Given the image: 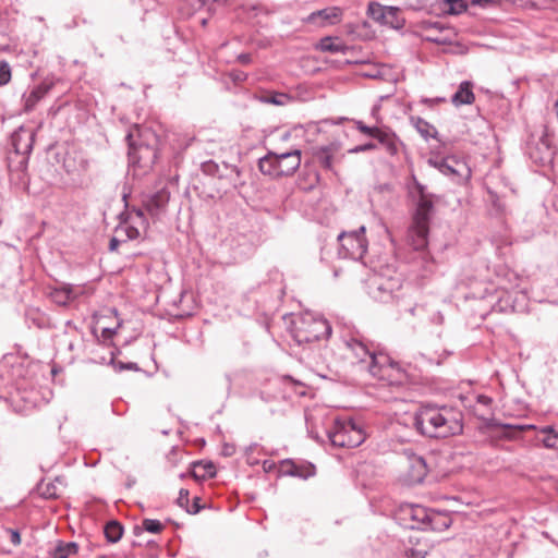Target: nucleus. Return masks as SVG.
<instances>
[{
  "instance_id": "nucleus-1",
  "label": "nucleus",
  "mask_w": 558,
  "mask_h": 558,
  "mask_svg": "<svg viewBox=\"0 0 558 558\" xmlns=\"http://www.w3.org/2000/svg\"><path fill=\"white\" fill-rule=\"evenodd\" d=\"M414 426L424 436L447 438L462 433V413L450 407L426 404L415 413Z\"/></svg>"
},
{
  "instance_id": "nucleus-2",
  "label": "nucleus",
  "mask_w": 558,
  "mask_h": 558,
  "mask_svg": "<svg viewBox=\"0 0 558 558\" xmlns=\"http://www.w3.org/2000/svg\"><path fill=\"white\" fill-rule=\"evenodd\" d=\"M410 195L414 201L411 223L408 229L407 241L416 251L424 250L428 243L429 225L434 215L435 195L412 178Z\"/></svg>"
},
{
  "instance_id": "nucleus-3",
  "label": "nucleus",
  "mask_w": 558,
  "mask_h": 558,
  "mask_svg": "<svg viewBox=\"0 0 558 558\" xmlns=\"http://www.w3.org/2000/svg\"><path fill=\"white\" fill-rule=\"evenodd\" d=\"M347 347L361 363L369 360L368 371L373 377L388 384H396L402 380L403 371L401 366L386 353H371L362 341L354 338L347 341Z\"/></svg>"
},
{
  "instance_id": "nucleus-4",
  "label": "nucleus",
  "mask_w": 558,
  "mask_h": 558,
  "mask_svg": "<svg viewBox=\"0 0 558 558\" xmlns=\"http://www.w3.org/2000/svg\"><path fill=\"white\" fill-rule=\"evenodd\" d=\"M401 519L410 529L442 531L450 526V519L445 513L429 510L420 505H404L400 509Z\"/></svg>"
},
{
  "instance_id": "nucleus-5",
  "label": "nucleus",
  "mask_w": 558,
  "mask_h": 558,
  "mask_svg": "<svg viewBox=\"0 0 558 558\" xmlns=\"http://www.w3.org/2000/svg\"><path fill=\"white\" fill-rule=\"evenodd\" d=\"M293 339L299 344L326 340L331 335L329 323L312 313H303L293 322L291 329Z\"/></svg>"
},
{
  "instance_id": "nucleus-6",
  "label": "nucleus",
  "mask_w": 558,
  "mask_h": 558,
  "mask_svg": "<svg viewBox=\"0 0 558 558\" xmlns=\"http://www.w3.org/2000/svg\"><path fill=\"white\" fill-rule=\"evenodd\" d=\"M301 165V150L269 151L259 160V170L269 175H292Z\"/></svg>"
},
{
  "instance_id": "nucleus-7",
  "label": "nucleus",
  "mask_w": 558,
  "mask_h": 558,
  "mask_svg": "<svg viewBox=\"0 0 558 558\" xmlns=\"http://www.w3.org/2000/svg\"><path fill=\"white\" fill-rule=\"evenodd\" d=\"M35 142V131L21 126L11 136L12 150L9 151L10 170L24 171L28 165L29 154Z\"/></svg>"
},
{
  "instance_id": "nucleus-8",
  "label": "nucleus",
  "mask_w": 558,
  "mask_h": 558,
  "mask_svg": "<svg viewBox=\"0 0 558 558\" xmlns=\"http://www.w3.org/2000/svg\"><path fill=\"white\" fill-rule=\"evenodd\" d=\"M331 444L340 448H354L364 442L366 434L363 427L353 420H336L328 432Z\"/></svg>"
},
{
  "instance_id": "nucleus-9",
  "label": "nucleus",
  "mask_w": 558,
  "mask_h": 558,
  "mask_svg": "<svg viewBox=\"0 0 558 558\" xmlns=\"http://www.w3.org/2000/svg\"><path fill=\"white\" fill-rule=\"evenodd\" d=\"M338 241L340 243V254L343 257L361 259L367 252L364 226H361L357 230L340 233Z\"/></svg>"
},
{
  "instance_id": "nucleus-10",
  "label": "nucleus",
  "mask_w": 558,
  "mask_h": 558,
  "mask_svg": "<svg viewBox=\"0 0 558 558\" xmlns=\"http://www.w3.org/2000/svg\"><path fill=\"white\" fill-rule=\"evenodd\" d=\"M428 162L458 184L468 182L472 175L469 165L456 156H448L440 160L429 159Z\"/></svg>"
},
{
  "instance_id": "nucleus-11",
  "label": "nucleus",
  "mask_w": 558,
  "mask_h": 558,
  "mask_svg": "<svg viewBox=\"0 0 558 558\" xmlns=\"http://www.w3.org/2000/svg\"><path fill=\"white\" fill-rule=\"evenodd\" d=\"M157 159V149L154 145L130 142L129 161L142 170L143 173L149 171Z\"/></svg>"
},
{
  "instance_id": "nucleus-12",
  "label": "nucleus",
  "mask_w": 558,
  "mask_h": 558,
  "mask_svg": "<svg viewBox=\"0 0 558 558\" xmlns=\"http://www.w3.org/2000/svg\"><path fill=\"white\" fill-rule=\"evenodd\" d=\"M148 225L144 211L141 208H132L126 213V217L118 227L117 232L124 233L129 240H135L141 235V230H146Z\"/></svg>"
},
{
  "instance_id": "nucleus-13",
  "label": "nucleus",
  "mask_w": 558,
  "mask_h": 558,
  "mask_svg": "<svg viewBox=\"0 0 558 558\" xmlns=\"http://www.w3.org/2000/svg\"><path fill=\"white\" fill-rule=\"evenodd\" d=\"M54 82L46 78L23 95V108L25 112L34 110L36 105L51 90Z\"/></svg>"
},
{
  "instance_id": "nucleus-14",
  "label": "nucleus",
  "mask_w": 558,
  "mask_h": 558,
  "mask_svg": "<svg viewBox=\"0 0 558 558\" xmlns=\"http://www.w3.org/2000/svg\"><path fill=\"white\" fill-rule=\"evenodd\" d=\"M169 199L170 192L167 189H161L156 193L148 195L144 199L143 205L153 218H158L166 211Z\"/></svg>"
},
{
  "instance_id": "nucleus-15",
  "label": "nucleus",
  "mask_w": 558,
  "mask_h": 558,
  "mask_svg": "<svg viewBox=\"0 0 558 558\" xmlns=\"http://www.w3.org/2000/svg\"><path fill=\"white\" fill-rule=\"evenodd\" d=\"M341 17L342 10L339 7H331L311 13L306 19V22L324 27L326 25L339 23Z\"/></svg>"
},
{
  "instance_id": "nucleus-16",
  "label": "nucleus",
  "mask_w": 558,
  "mask_h": 558,
  "mask_svg": "<svg viewBox=\"0 0 558 558\" xmlns=\"http://www.w3.org/2000/svg\"><path fill=\"white\" fill-rule=\"evenodd\" d=\"M427 475V465L425 460L416 454L408 457V482L410 484H418L423 482Z\"/></svg>"
},
{
  "instance_id": "nucleus-17",
  "label": "nucleus",
  "mask_w": 558,
  "mask_h": 558,
  "mask_svg": "<svg viewBox=\"0 0 558 558\" xmlns=\"http://www.w3.org/2000/svg\"><path fill=\"white\" fill-rule=\"evenodd\" d=\"M475 97L472 90V84L468 81L459 85L458 90L452 95L451 101L454 106L471 105Z\"/></svg>"
},
{
  "instance_id": "nucleus-18",
  "label": "nucleus",
  "mask_w": 558,
  "mask_h": 558,
  "mask_svg": "<svg viewBox=\"0 0 558 558\" xmlns=\"http://www.w3.org/2000/svg\"><path fill=\"white\" fill-rule=\"evenodd\" d=\"M338 149L339 146L337 144L322 146L315 150L314 156L324 168L330 169L332 167L333 155Z\"/></svg>"
},
{
  "instance_id": "nucleus-19",
  "label": "nucleus",
  "mask_w": 558,
  "mask_h": 558,
  "mask_svg": "<svg viewBox=\"0 0 558 558\" xmlns=\"http://www.w3.org/2000/svg\"><path fill=\"white\" fill-rule=\"evenodd\" d=\"M399 288L397 280H389L386 284L377 282L376 290L372 292L373 296L381 302H387L392 298V293Z\"/></svg>"
},
{
  "instance_id": "nucleus-20",
  "label": "nucleus",
  "mask_w": 558,
  "mask_h": 558,
  "mask_svg": "<svg viewBox=\"0 0 558 558\" xmlns=\"http://www.w3.org/2000/svg\"><path fill=\"white\" fill-rule=\"evenodd\" d=\"M50 298L58 305H66L71 300L76 298V294L70 286H66L54 288L50 292Z\"/></svg>"
},
{
  "instance_id": "nucleus-21",
  "label": "nucleus",
  "mask_w": 558,
  "mask_h": 558,
  "mask_svg": "<svg viewBox=\"0 0 558 558\" xmlns=\"http://www.w3.org/2000/svg\"><path fill=\"white\" fill-rule=\"evenodd\" d=\"M78 545L75 542L62 543L60 542L53 549V558H69L77 554Z\"/></svg>"
},
{
  "instance_id": "nucleus-22",
  "label": "nucleus",
  "mask_w": 558,
  "mask_h": 558,
  "mask_svg": "<svg viewBox=\"0 0 558 558\" xmlns=\"http://www.w3.org/2000/svg\"><path fill=\"white\" fill-rule=\"evenodd\" d=\"M378 143L384 147L387 154L395 156L398 154V144L395 134L385 131L379 137Z\"/></svg>"
},
{
  "instance_id": "nucleus-23",
  "label": "nucleus",
  "mask_w": 558,
  "mask_h": 558,
  "mask_svg": "<svg viewBox=\"0 0 558 558\" xmlns=\"http://www.w3.org/2000/svg\"><path fill=\"white\" fill-rule=\"evenodd\" d=\"M123 527L118 521H110L105 526V536L108 542L117 543L121 539Z\"/></svg>"
},
{
  "instance_id": "nucleus-24",
  "label": "nucleus",
  "mask_w": 558,
  "mask_h": 558,
  "mask_svg": "<svg viewBox=\"0 0 558 558\" xmlns=\"http://www.w3.org/2000/svg\"><path fill=\"white\" fill-rule=\"evenodd\" d=\"M284 465L293 468V471H284V474H288V475L298 476V477H302V478H307L308 476L314 474V466L313 465H308L306 468H302V466L295 465L290 460L283 461V466Z\"/></svg>"
},
{
  "instance_id": "nucleus-25",
  "label": "nucleus",
  "mask_w": 558,
  "mask_h": 558,
  "mask_svg": "<svg viewBox=\"0 0 558 558\" xmlns=\"http://www.w3.org/2000/svg\"><path fill=\"white\" fill-rule=\"evenodd\" d=\"M417 132L425 138L433 137L436 133L435 128L424 119L416 117L411 119Z\"/></svg>"
},
{
  "instance_id": "nucleus-26",
  "label": "nucleus",
  "mask_w": 558,
  "mask_h": 558,
  "mask_svg": "<svg viewBox=\"0 0 558 558\" xmlns=\"http://www.w3.org/2000/svg\"><path fill=\"white\" fill-rule=\"evenodd\" d=\"M354 124H355V128L357 131H360L361 133H363L365 135L372 136V137L376 138L377 141L383 135V133L386 131V130H381L377 126H368L363 121H360V120L355 121Z\"/></svg>"
},
{
  "instance_id": "nucleus-27",
  "label": "nucleus",
  "mask_w": 558,
  "mask_h": 558,
  "mask_svg": "<svg viewBox=\"0 0 558 558\" xmlns=\"http://www.w3.org/2000/svg\"><path fill=\"white\" fill-rule=\"evenodd\" d=\"M398 13L399 9L396 7H387V9L384 12V16L379 21L380 24L389 25V26H397L398 25Z\"/></svg>"
},
{
  "instance_id": "nucleus-28",
  "label": "nucleus",
  "mask_w": 558,
  "mask_h": 558,
  "mask_svg": "<svg viewBox=\"0 0 558 558\" xmlns=\"http://www.w3.org/2000/svg\"><path fill=\"white\" fill-rule=\"evenodd\" d=\"M318 48L322 51L328 52H342L344 47L341 44H337L330 37H325L319 41Z\"/></svg>"
},
{
  "instance_id": "nucleus-29",
  "label": "nucleus",
  "mask_w": 558,
  "mask_h": 558,
  "mask_svg": "<svg viewBox=\"0 0 558 558\" xmlns=\"http://www.w3.org/2000/svg\"><path fill=\"white\" fill-rule=\"evenodd\" d=\"M387 7H384L378 2H369L367 8V15L375 22L379 23Z\"/></svg>"
},
{
  "instance_id": "nucleus-30",
  "label": "nucleus",
  "mask_w": 558,
  "mask_h": 558,
  "mask_svg": "<svg viewBox=\"0 0 558 558\" xmlns=\"http://www.w3.org/2000/svg\"><path fill=\"white\" fill-rule=\"evenodd\" d=\"M290 100H291V98L287 94H284V93H275L272 95L263 97V101L264 102L272 104V105H276V106H284Z\"/></svg>"
},
{
  "instance_id": "nucleus-31",
  "label": "nucleus",
  "mask_w": 558,
  "mask_h": 558,
  "mask_svg": "<svg viewBox=\"0 0 558 558\" xmlns=\"http://www.w3.org/2000/svg\"><path fill=\"white\" fill-rule=\"evenodd\" d=\"M39 493L46 499L56 498L58 496L57 486L53 483L40 484Z\"/></svg>"
},
{
  "instance_id": "nucleus-32",
  "label": "nucleus",
  "mask_w": 558,
  "mask_h": 558,
  "mask_svg": "<svg viewBox=\"0 0 558 558\" xmlns=\"http://www.w3.org/2000/svg\"><path fill=\"white\" fill-rule=\"evenodd\" d=\"M143 527L149 533H160L163 530V524L155 519H145L143 521Z\"/></svg>"
},
{
  "instance_id": "nucleus-33",
  "label": "nucleus",
  "mask_w": 558,
  "mask_h": 558,
  "mask_svg": "<svg viewBox=\"0 0 558 558\" xmlns=\"http://www.w3.org/2000/svg\"><path fill=\"white\" fill-rule=\"evenodd\" d=\"M11 80V68L8 62L0 61V86L7 85Z\"/></svg>"
},
{
  "instance_id": "nucleus-34",
  "label": "nucleus",
  "mask_w": 558,
  "mask_h": 558,
  "mask_svg": "<svg viewBox=\"0 0 558 558\" xmlns=\"http://www.w3.org/2000/svg\"><path fill=\"white\" fill-rule=\"evenodd\" d=\"M449 12L452 14H460L466 11L468 5L463 0H449Z\"/></svg>"
},
{
  "instance_id": "nucleus-35",
  "label": "nucleus",
  "mask_w": 558,
  "mask_h": 558,
  "mask_svg": "<svg viewBox=\"0 0 558 558\" xmlns=\"http://www.w3.org/2000/svg\"><path fill=\"white\" fill-rule=\"evenodd\" d=\"M177 504L186 510L189 507V490L187 489H180L179 497L177 499Z\"/></svg>"
},
{
  "instance_id": "nucleus-36",
  "label": "nucleus",
  "mask_w": 558,
  "mask_h": 558,
  "mask_svg": "<svg viewBox=\"0 0 558 558\" xmlns=\"http://www.w3.org/2000/svg\"><path fill=\"white\" fill-rule=\"evenodd\" d=\"M201 509H203V505L201 504V498L199 497H195L193 499V504L186 508V512L187 513H191V514H196L201 511Z\"/></svg>"
},
{
  "instance_id": "nucleus-37",
  "label": "nucleus",
  "mask_w": 558,
  "mask_h": 558,
  "mask_svg": "<svg viewBox=\"0 0 558 558\" xmlns=\"http://www.w3.org/2000/svg\"><path fill=\"white\" fill-rule=\"evenodd\" d=\"M376 148H377L376 144H374V143H366V144L356 146L351 151L352 153H362V151L373 150V149H376Z\"/></svg>"
},
{
  "instance_id": "nucleus-38",
  "label": "nucleus",
  "mask_w": 558,
  "mask_h": 558,
  "mask_svg": "<svg viewBox=\"0 0 558 558\" xmlns=\"http://www.w3.org/2000/svg\"><path fill=\"white\" fill-rule=\"evenodd\" d=\"M10 541L13 545L17 546L21 544V535L17 530L9 529Z\"/></svg>"
},
{
  "instance_id": "nucleus-39",
  "label": "nucleus",
  "mask_w": 558,
  "mask_h": 558,
  "mask_svg": "<svg viewBox=\"0 0 558 558\" xmlns=\"http://www.w3.org/2000/svg\"><path fill=\"white\" fill-rule=\"evenodd\" d=\"M492 401H493L492 398L488 396H485V395H478L476 397L477 404L483 405L485 408H489L492 404Z\"/></svg>"
},
{
  "instance_id": "nucleus-40",
  "label": "nucleus",
  "mask_w": 558,
  "mask_h": 558,
  "mask_svg": "<svg viewBox=\"0 0 558 558\" xmlns=\"http://www.w3.org/2000/svg\"><path fill=\"white\" fill-rule=\"evenodd\" d=\"M239 61L243 64H248L251 62V54L242 53L238 57Z\"/></svg>"
},
{
  "instance_id": "nucleus-41",
  "label": "nucleus",
  "mask_w": 558,
  "mask_h": 558,
  "mask_svg": "<svg viewBox=\"0 0 558 558\" xmlns=\"http://www.w3.org/2000/svg\"><path fill=\"white\" fill-rule=\"evenodd\" d=\"M442 100H444V99H441V98H434V99L423 98L421 101H422L423 104H426V105L433 106V105L438 104V102H440V101H442Z\"/></svg>"
},
{
  "instance_id": "nucleus-42",
  "label": "nucleus",
  "mask_w": 558,
  "mask_h": 558,
  "mask_svg": "<svg viewBox=\"0 0 558 558\" xmlns=\"http://www.w3.org/2000/svg\"><path fill=\"white\" fill-rule=\"evenodd\" d=\"M120 244V241L117 238H112L109 242V250L116 251Z\"/></svg>"
},
{
  "instance_id": "nucleus-43",
  "label": "nucleus",
  "mask_w": 558,
  "mask_h": 558,
  "mask_svg": "<svg viewBox=\"0 0 558 558\" xmlns=\"http://www.w3.org/2000/svg\"><path fill=\"white\" fill-rule=\"evenodd\" d=\"M246 78V74L243 72H238L233 74V80L236 82H243Z\"/></svg>"
},
{
  "instance_id": "nucleus-44",
  "label": "nucleus",
  "mask_w": 558,
  "mask_h": 558,
  "mask_svg": "<svg viewBox=\"0 0 558 558\" xmlns=\"http://www.w3.org/2000/svg\"><path fill=\"white\" fill-rule=\"evenodd\" d=\"M432 41L434 43H437V44H448L450 43V39L447 38V37H435V38H430Z\"/></svg>"
},
{
  "instance_id": "nucleus-45",
  "label": "nucleus",
  "mask_w": 558,
  "mask_h": 558,
  "mask_svg": "<svg viewBox=\"0 0 558 558\" xmlns=\"http://www.w3.org/2000/svg\"><path fill=\"white\" fill-rule=\"evenodd\" d=\"M490 2H492V0H473L472 1L473 4L481 5V7L487 5Z\"/></svg>"
},
{
  "instance_id": "nucleus-46",
  "label": "nucleus",
  "mask_w": 558,
  "mask_h": 558,
  "mask_svg": "<svg viewBox=\"0 0 558 558\" xmlns=\"http://www.w3.org/2000/svg\"><path fill=\"white\" fill-rule=\"evenodd\" d=\"M541 432L542 433H551V432H554V428H553V426H545L542 428Z\"/></svg>"
},
{
  "instance_id": "nucleus-47",
  "label": "nucleus",
  "mask_w": 558,
  "mask_h": 558,
  "mask_svg": "<svg viewBox=\"0 0 558 558\" xmlns=\"http://www.w3.org/2000/svg\"><path fill=\"white\" fill-rule=\"evenodd\" d=\"M436 320H437V323H439V324H441V323H442L444 317H442V315H441L440 313H438V314H437Z\"/></svg>"
},
{
  "instance_id": "nucleus-48",
  "label": "nucleus",
  "mask_w": 558,
  "mask_h": 558,
  "mask_svg": "<svg viewBox=\"0 0 558 558\" xmlns=\"http://www.w3.org/2000/svg\"><path fill=\"white\" fill-rule=\"evenodd\" d=\"M544 444H545V446H546V447H548V448H550V447H553V446H554V444H551L549 439L544 440Z\"/></svg>"
},
{
  "instance_id": "nucleus-49",
  "label": "nucleus",
  "mask_w": 558,
  "mask_h": 558,
  "mask_svg": "<svg viewBox=\"0 0 558 558\" xmlns=\"http://www.w3.org/2000/svg\"><path fill=\"white\" fill-rule=\"evenodd\" d=\"M284 471H293V468L291 466H287V465H282V472L284 473Z\"/></svg>"
},
{
  "instance_id": "nucleus-50",
  "label": "nucleus",
  "mask_w": 558,
  "mask_h": 558,
  "mask_svg": "<svg viewBox=\"0 0 558 558\" xmlns=\"http://www.w3.org/2000/svg\"><path fill=\"white\" fill-rule=\"evenodd\" d=\"M433 27H434V28H438V29H440V31H441V29H444V26H442V25H440V24H438V23L434 24V26H433Z\"/></svg>"
},
{
  "instance_id": "nucleus-51",
  "label": "nucleus",
  "mask_w": 558,
  "mask_h": 558,
  "mask_svg": "<svg viewBox=\"0 0 558 558\" xmlns=\"http://www.w3.org/2000/svg\"><path fill=\"white\" fill-rule=\"evenodd\" d=\"M125 368L133 369V368H135V364L130 363V364H128V365L125 366Z\"/></svg>"
},
{
  "instance_id": "nucleus-52",
  "label": "nucleus",
  "mask_w": 558,
  "mask_h": 558,
  "mask_svg": "<svg viewBox=\"0 0 558 558\" xmlns=\"http://www.w3.org/2000/svg\"><path fill=\"white\" fill-rule=\"evenodd\" d=\"M220 0H204V3H214L219 2Z\"/></svg>"
},
{
  "instance_id": "nucleus-53",
  "label": "nucleus",
  "mask_w": 558,
  "mask_h": 558,
  "mask_svg": "<svg viewBox=\"0 0 558 558\" xmlns=\"http://www.w3.org/2000/svg\"><path fill=\"white\" fill-rule=\"evenodd\" d=\"M289 137H290L289 133H284L283 136H282L283 140H288Z\"/></svg>"
},
{
  "instance_id": "nucleus-54",
  "label": "nucleus",
  "mask_w": 558,
  "mask_h": 558,
  "mask_svg": "<svg viewBox=\"0 0 558 558\" xmlns=\"http://www.w3.org/2000/svg\"><path fill=\"white\" fill-rule=\"evenodd\" d=\"M86 167H87V162H86V161H83V163H82V168H83V169H86Z\"/></svg>"
},
{
  "instance_id": "nucleus-55",
  "label": "nucleus",
  "mask_w": 558,
  "mask_h": 558,
  "mask_svg": "<svg viewBox=\"0 0 558 558\" xmlns=\"http://www.w3.org/2000/svg\"><path fill=\"white\" fill-rule=\"evenodd\" d=\"M377 110H378L377 108H374L372 113L375 114L377 112Z\"/></svg>"
},
{
  "instance_id": "nucleus-56",
  "label": "nucleus",
  "mask_w": 558,
  "mask_h": 558,
  "mask_svg": "<svg viewBox=\"0 0 558 558\" xmlns=\"http://www.w3.org/2000/svg\"><path fill=\"white\" fill-rule=\"evenodd\" d=\"M98 558H105V557H98Z\"/></svg>"
}]
</instances>
